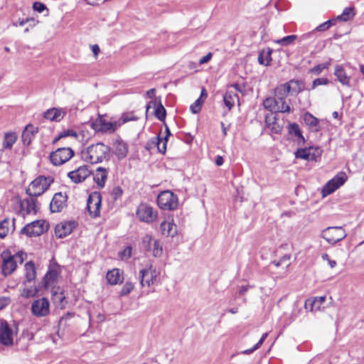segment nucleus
I'll return each mask as SVG.
<instances>
[{
    "instance_id": "nucleus-35",
    "label": "nucleus",
    "mask_w": 364,
    "mask_h": 364,
    "mask_svg": "<svg viewBox=\"0 0 364 364\" xmlns=\"http://www.w3.org/2000/svg\"><path fill=\"white\" fill-rule=\"evenodd\" d=\"M16 139L17 136L14 132L6 133L3 141L4 148L9 149H11Z\"/></svg>"
},
{
    "instance_id": "nucleus-63",
    "label": "nucleus",
    "mask_w": 364,
    "mask_h": 364,
    "mask_svg": "<svg viewBox=\"0 0 364 364\" xmlns=\"http://www.w3.org/2000/svg\"><path fill=\"white\" fill-rule=\"evenodd\" d=\"M230 87L235 88L237 91L240 92H242V91H243L241 85H240L237 83L232 84Z\"/></svg>"
},
{
    "instance_id": "nucleus-28",
    "label": "nucleus",
    "mask_w": 364,
    "mask_h": 364,
    "mask_svg": "<svg viewBox=\"0 0 364 364\" xmlns=\"http://www.w3.org/2000/svg\"><path fill=\"white\" fill-rule=\"evenodd\" d=\"M65 115V113L59 109L52 108L44 113V117L50 121L59 122Z\"/></svg>"
},
{
    "instance_id": "nucleus-33",
    "label": "nucleus",
    "mask_w": 364,
    "mask_h": 364,
    "mask_svg": "<svg viewBox=\"0 0 364 364\" xmlns=\"http://www.w3.org/2000/svg\"><path fill=\"white\" fill-rule=\"evenodd\" d=\"M290 87V92L299 93L304 90V83L302 81L297 80H291L289 82H287Z\"/></svg>"
},
{
    "instance_id": "nucleus-36",
    "label": "nucleus",
    "mask_w": 364,
    "mask_h": 364,
    "mask_svg": "<svg viewBox=\"0 0 364 364\" xmlns=\"http://www.w3.org/2000/svg\"><path fill=\"white\" fill-rule=\"evenodd\" d=\"M237 96L236 94L232 93L231 91H227L223 97V101L225 106L228 108V109H231V108L235 105V100Z\"/></svg>"
},
{
    "instance_id": "nucleus-21",
    "label": "nucleus",
    "mask_w": 364,
    "mask_h": 364,
    "mask_svg": "<svg viewBox=\"0 0 364 364\" xmlns=\"http://www.w3.org/2000/svg\"><path fill=\"white\" fill-rule=\"evenodd\" d=\"M289 134L296 137L295 141L297 144L301 146L304 144L305 139L302 135L301 131L296 123H291L287 127Z\"/></svg>"
},
{
    "instance_id": "nucleus-44",
    "label": "nucleus",
    "mask_w": 364,
    "mask_h": 364,
    "mask_svg": "<svg viewBox=\"0 0 364 364\" xmlns=\"http://www.w3.org/2000/svg\"><path fill=\"white\" fill-rule=\"evenodd\" d=\"M151 248L152 254L154 257H160L162 255L163 249L159 240H154Z\"/></svg>"
},
{
    "instance_id": "nucleus-48",
    "label": "nucleus",
    "mask_w": 364,
    "mask_h": 364,
    "mask_svg": "<svg viewBox=\"0 0 364 364\" xmlns=\"http://www.w3.org/2000/svg\"><path fill=\"white\" fill-rule=\"evenodd\" d=\"M204 100L200 98L197 99L193 104L190 107V109L193 114L198 113L200 109Z\"/></svg>"
},
{
    "instance_id": "nucleus-3",
    "label": "nucleus",
    "mask_w": 364,
    "mask_h": 364,
    "mask_svg": "<svg viewBox=\"0 0 364 364\" xmlns=\"http://www.w3.org/2000/svg\"><path fill=\"white\" fill-rule=\"evenodd\" d=\"M49 178L41 176L34 179L26 189V193L31 197H37L43 194L49 187Z\"/></svg>"
},
{
    "instance_id": "nucleus-4",
    "label": "nucleus",
    "mask_w": 364,
    "mask_h": 364,
    "mask_svg": "<svg viewBox=\"0 0 364 364\" xmlns=\"http://www.w3.org/2000/svg\"><path fill=\"white\" fill-rule=\"evenodd\" d=\"M74 156V151L70 147L58 148L50 154V161L54 166L62 165Z\"/></svg>"
},
{
    "instance_id": "nucleus-59",
    "label": "nucleus",
    "mask_w": 364,
    "mask_h": 364,
    "mask_svg": "<svg viewBox=\"0 0 364 364\" xmlns=\"http://www.w3.org/2000/svg\"><path fill=\"white\" fill-rule=\"evenodd\" d=\"M314 33H315L314 31H313L311 32L303 34L300 37V41H306V40H308L309 38H311L314 36Z\"/></svg>"
},
{
    "instance_id": "nucleus-54",
    "label": "nucleus",
    "mask_w": 364,
    "mask_h": 364,
    "mask_svg": "<svg viewBox=\"0 0 364 364\" xmlns=\"http://www.w3.org/2000/svg\"><path fill=\"white\" fill-rule=\"evenodd\" d=\"M153 238L151 235H146L143 238V245L148 250L151 249Z\"/></svg>"
},
{
    "instance_id": "nucleus-16",
    "label": "nucleus",
    "mask_w": 364,
    "mask_h": 364,
    "mask_svg": "<svg viewBox=\"0 0 364 364\" xmlns=\"http://www.w3.org/2000/svg\"><path fill=\"white\" fill-rule=\"evenodd\" d=\"M91 172L88 169L87 166L83 165L78 167L76 170L70 171L68 173L69 178L75 183H80L84 181Z\"/></svg>"
},
{
    "instance_id": "nucleus-8",
    "label": "nucleus",
    "mask_w": 364,
    "mask_h": 364,
    "mask_svg": "<svg viewBox=\"0 0 364 364\" xmlns=\"http://www.w3.org/2000/svg\"><path fill=\"white\" fill-rule=\"evenodd\" d=\"M347 177L345 173L341 172L331 180L328 181L322 188V196L326 197L341 186L346 181Z\"/></svg>"
},
{
    "instance_id": "nucleus-18",
    "label": "nucleus",
    "mask_w": 364,
    "mask_h": 364,
    "mask_svg": "<svg viewBox=\"0 0 364 364\" xmlns=\"http://www.w3.org/2000/svg\"><path fill=\"white\" fill-rule=\"evenodd\" d=\"M74 228L75 225L73 222L60 223L55 228V236L58 238H63L70 235Z\"/></svg>"
},
{
    "instance_id": "nucleus-10",
    "label": "nucleus",
    "mask_w": 364,
    "mask_h": 364,
    "mask_svg": "<svg viewBox=\"0 0 364 364\" xmlns=\"http://www.w3.org/2000/svg\"><path fill=\"white\" fill-rule=\"evenodd\" d=\"M31 312L36 317H44L50 313V303L48 299L35 300L31 304Z\"/></svg>"
},
{
    "instance_id": "nucleus-61",
    "label": "nucleus",
    "mask_w": 364,
    "mask_h": 364,
    "mask_svg": "<svg viewBox=\"0 0 364 364\" xmlns=\"http://www.w3.org/2000/svg\"><path fill=\"white\" fill-rule=\"evenodd\" d=\"M132 254V248L130 247H126L123 252H122V257H126L127 258H129L131 257Z\"/></svg>"
},
{
    "instance_id": "nucleus-50",
    "label": "nucleus",
    "mask_w": 364,
    "mask_h": 364,
    "mask_svg": "<svg viewBox=\"0 0 364 364\" xmlns=\"http://www.w3.org/2000/svg\"><path fill=\"white\" fill-rule=\"evenodd\" d=\"M57 278V273L55 271L50 270L45 276V285L48 286L50 282H53Z\"/></svg>"
},
{
    "instance_id": "nucleus-11",
    "label": "nucleus",
    "mask_w": 364,
    "mask_h": 364,
    "mask_svg": "<svg viewBox=\"0 0 364 364\" xmlns=\"http://www.w3.org/2000/svg\"><path fill=\"white\" fill-rule=\"evenodd\" d=\"M321 149L318 147L309 146L304 149H298L295 152L296 159H301L306 161H316L321 155Z\"/></svg>"
},
{
    "instance_id": "nucleus-24",
    "label": "nucleus",
    "mask_w": 364,
    "mask_h": 364,
    "mask_svg": "<svg viewBox=\"0 0 364 364\" xmlns=\"http://www.w3.org/2000/svg\"><path fill=\"white\" fill-rule=\"evenodd\" d=\"M106 278L108 283L111 285H115L121 283L124 279L119 269H113L112 270L109 271L107 273Z\"/></svg>"
},
{
    "instance_id": "nucleus-49",
    "label": "nucleus",
    "mask_w": 364,
    "mask_h": 364,
    "mask_svg": "<svg viewBox=\"0 0 364 364\" xmlns=\"http://www.w3.org/2000/svg\"><path fill=\"white\" fill-rule=\"evenodd\" d=\"M133 289L134 284L132 282H126L121 289L119 296H124L128 295L133 290Z\"/></svg>"
},
{
    "instance_id": "nucleus-13",
    "label": "nucleus",
    "mask_w": 364,
    "mask_h": 364,
    "mask_svg": "<svg viewBox=\"0 0 364 364\" xmlns=\"http://www.w3.org/2000/svg\"><path fill=\"white\" fill-rule=\"evenodd\" d=\"M13 330L6 321L0 322V343L9 346L13 345Z\"/></svg>"
},
{
    "instance_id": "nucleus-31",
    "label": "nucleus",
    "mask_w": 364,
    "mask_h": 364,
    "mask_svg": "<svg viewBox=\"0 0 364 364\" xmlns=\"http://www.w3.org/2000/svg\"><path fill=\"white\" fill-rule=\"evenodd\" d=\"M289 93L290 87L286 83L280 85L274 89V95L277 97H281L284 100L287 99Z\"/></svg>"
},
{
    "instance_id": "nucleus-14",
    "label": "nucleus",
    "mask_w": 364,
    "mask_h": 364,
    "mask_svg": "<svg viewBox=\"0 0 364 364\" xmlns=\"http://www.w3.org/2000/svg\"><path fill=\"white\" fill-rule=\"evenodd\" d=\"M101 207V196L95 193L90 195L87 201V209L92 218L99 216Z\"/></svg>"
},
{
    "instance_id": "nucleus-23",
    "label": "nucleus",
    "mask_w": 364,
    "mask_h": 364,
    "mask_svg": "<svg viewBox=\"0 0 364 364\" xmlns=\"http://www.w3.org/2000/svg\"><path fill=\"white\" fill-rule=\"evenodd\" d=\"M107 170L102 167H98L94 173L93 178L100 188H103L107 178Z\"/></svg>"
},
{
    "instance_id": "nucleus-60",
    "label": "nucleus",
    "mask_w": 364,
    "mask_h": 364,
    "mask_svg": "<svg viewBox=\"0 0 364 364\" xmlns=\"http://www.w3.org/2000/svg\"><path fill=\"white\" fill-rule=\"evenodd\" d=\"M268 336V333H264L261 338L259 339V341L255 345V348H259L260 346L262 345L263 342L264 341V340L267 338Z\"/></svg>"
},
{
    "instance_id": "nucleus-56",
    "label": "nucleus",
    "mask_w": 364,
    "mask_h": 364,
    "mask_svg": "<svg viewBox=\"0 0 364 364\" xmlns=\"http://www.w3.org/2000/svg\"><path fill=\"white\" fill-rule=\"evenodd\" d=\"M33 9L39 13H42L43 11L48 10L46 5L39 1H36L33 3Z\"/></svg>"
},
{
    "instance_id": "nucleus-42",
    "label": "nucleus",
    "mask_w": 364,
    "mask_h": 364,
    "mask_svg": "<svg viewBox=\"0 0 364 364\" xmlns=\"http://www.w3.org/2000/svg\"><path fill=\"white\" fill-rule=\"evenodd\" d=\"M9 231V220L6 218L0 223V238H4Z\"/></svg>"
},
{
    "instance_id": "nucleus-32",
    "label": "nucleus",
    "mask_w": 364,
    "mask_h": 364,
    "mask_svg": "<svg viewBox=\"0 0 364 364\" xmlns=\"http://www.w3.org/2000/svg\"><path fill=\"white\" fill-rule=\"evenodd\" d=\"M266 122L268 127L272 130V132L275 134H281L283 126L277 122L276 116L273 117V121L272 122H270V119L268 117H266Z\"/></svg>"
},
{
    "instance_id": "nucleus-29",
    "label": "nucleus",
    "mask_w": 364,
    "mask_h": 364,
    "mask_svg": "<svg viewBox=\"0 0 364 364\" xmlns=\"http://www.w3.org/2000/svg\"><path fill=\"white\" fill-rule=\"evenodd\" d=\"M26 281L31 282L34 281L36 277V271L35 264L32 261L28 262L25 264Z\"/></svg>"
},
{
    "instance_id": "nucleus-34",
    "label": "nucleus",
    "mask_w": 364,
    "mask_h": 364,
    "mask_svg": "<svg viewBox=\"0 0 364 364\" xmlns=\"http://www.w3.org/2000/svg\"><path fill=\"white\" fill-rule=\"evenodd\" d=\"M274 99L275 100L276 105H277V107H279L278 112L289 113L291 112L290 106L287 103L286 100L277 97L275 95Z\"/></svg>"
},
{
    "instance_id": "nucleus-37",
    "label": "nucleus",
    "mask_w": 364,
    "mask_h": 364,
    "mask_svg": "<svg viewBox=\"0 0 364 364\" xmlns=\"http://www.w3.org/2000/svg\"><path fill=\"white\" fill-rule=\"evenodd\" d=\"M355 16L354 8L347 7L346 8L341 15L337 17L338 19L343 21H348L353 18Z\"/></svg>"
},
{
    "instance_id": "nucleus-25",
    "label": "nucleus",
    "mask_w": 364,
    "mask_h": 364,
    "mask_svg": "<svg viewBox=\"0 0 364 364\" xmlns=\"http://www.w3.org/2000/svg\"><path fill=\"white\" fill-rule=\"evenodd\" d=\"M128 153L127 144L120 140H117L114 143V154L119 160L126 157Z\"/></svg>"
},
{
    "instance_id": "nucleus-55",
    "label": "nucleus",
    "mask_w": 364,
    "mask_h": 364,
    "mask_svg": "<svg viewBox=\"0 0 364 364\" xmlns=\"http://www.w3.org/2000/svg\"><path fill=\"white\" fill-rule=\"evenodd\" d=\"M32 23V24L30 25V26H34L36 25V21L33 18H26L25 19L19 20L17 23H14V25L17 26V25L20 26H24L27 23Z\"/></svg>"
},
{
    "instance_id": "nucleus-15",
    "label": "nucleus",
    "mask_w": 364,
    "mask_h": 364,
    "mask_svg": "<svg viewBox=\"0 0 364 364\" xmlns=\"http://www.w3.org/2000/svg\"><path fill=\"white\" fill-rule=\"evenodd\" d=\"M68 196L61 192L55 193L50 203V209L52 213H59L67 205Z\"/></svg>"
},
{
    "instance_id": "nucleus-58",
    "label": "nucleus",
    "mask_w": 364,
    "mask_h": 364,
    "mask_svg": "<svg viewBox=\"0 0 364 364\" xmlns=\"http://www.w3.org/2000/svg\"><path fill=\"white\" fill-rule=\"evenodd\" d=\"M212 55H213L211 53H208L206 55L203 56L200 59L199 64L202 65L207 63L211 59Z\"/></svg>"
},
{
    "instance_id": "nucleus-2",
    "label": "nucleus",
    "mask_w": 364,
    "mask_h": 364,
    "mask_svg": "<svg viewBox=\"0 0 364 364\" xmlns=\"http://www.w3.org/2000/svg\"><path fill=\"white\" fill-rule=\"evenodd\" d=\"M24 255L22 252H18L15 255H11L9 253L4 252L2 254L3 262L1 265L2 274L4 276H8L13 273L17 267V261L18 259L20 263H22L24 259Z\"/></svg>"
},
{
    "instance_id": "nucleus-57",
    "label": "nucleus",
    "mask_w": 364,
    "mask_h": 364,
    "mask_svg": "<svg viewBox=\"0 0 364 364\" xmlns=\"http://www.w3.org/2000/svg\"><path fill=\"white\" fill-rule=\"evenodd\" d=\"M325 301L324 296H321L319 298H316L314 301H311L310 305H311V311H313L314 306L318 303L319 304H322Z\"/></svg>"
},
{
    "instance_id": "nucleus-64",
    "label": "nucleus",
    "mask_w": 364,
    "mask_h": 364,
    "mask_svg": "<svg viewBox=\"0 0 364 364\" xmlns=\"http://www.w3.org/2000/svg\"><path fill=\"white\" fill-rule=\"evenodd\" d=\"M223 162H224V159L222 156H218L217 158H216V160H215V164L218 165V166H221L223 164Z\"/></svg>"
},
{
    "instance_id": "nucleus-20",
    "label": "nucleus",
    "mask_w": 364,
    "mask_h": 364,
    "mask_svg": "<svg viewBox=\"0 0 364 364\" xmlns=\"http://www.w3.org/2000/svg\"><path fill=\"white\" fill-rule=\"evenodd\" d=\"M334 75L337 80L343 85L347 87H350V76L346 74L343 67L337 65L335 67Z\"/></svg>"
},
{
    "instance_id": "nucleus-9",
    "label": "nucleus",
    "mask_w": 364,
    "mask_h": 364,
    "mask_svg": "<svg viewBox=\"0 0 364 364\" xmlns=\"http://www.w3.org/2000/svg\"><path fill=\"white\" fill-rule=\"evenodd\" d=\"M118 122H108L99 116L95 121L92 123V127L97 132L112 134L114 132L117 127H119Z\"/></svg>"
},
{
    "instance_id": "nucleus-1",
    "label": "nucleus",
    "mask_w": 364,
    "mask_h": 364,
    "mask_svg": "<svg viewBox=\"0 0 364 364\" xmlns=\"http://www.w3.org/2000/svg\"><path fill=\"white\" fill-rule=\"evenodd\" d=\"M110 149L103 143L91 144L81 151L83 161L90 164H98L109 157Z\"/></svg>"
},
{
    "instance_id": "nucleus-22",
    "label": "nucleus",
    "mask_w": 364,
    "mask_h": 364,
    "mask_svg": "<svg viewBox=\"0 0 364 364\" xmlns=\"http://www.w3.org/2000/svg\"><path fill=\"white\" fill-rule=\"evenodd\" d=\"M38 128L35 127L32 124L27 125L22 132L21 139L23 144L29 145L34 136V134L37 133Z\"/></svg>"
},
{
    "instance_id": "nucleus-39",
    "label": "nucleus",
    "mask_w": 364,
    "mask_h": 364,
    "mask_svg": "<svg viewBox=\"0 0 364 364\" xmlns=\"http://www.w3.org/2000/svg\"><path fill=\"white\" fill-rule=\"evenodd\" d=\"M296 38H297V36L290 35V36H285L282 38L275 40L274 42L275 43L284 46H287L292 44Z\"/></svg>"
},
{
    "instance_id": "nucleus-6",
    "label": "nucleus",
    "mask_w": 364,
    "mask_h": 364,
    "mask_svg": "<svg viewBox=\"0 0 364 364\" xmlns=\"http://www.w3.org/2000/svg\"><path fill=\"white\" fill-rule=\"evenodd\" d=\"M347 236L345 230L342 227H329L323 231L322 237L330 244L343 240Z\"/></svg>"
},
{
    "instance_id": "nucleus-41",
    "label": "nucleus",
    "mask_w": 364,
    "mask_h": 364,
    "mask_svg": "<svg viewBox=\"0 0 364 364\" xmlns=\"http://www.w3.org/2000/svg\"><path fill=\"white\" fill-rule=\"evenodd\" d=\"M138 119L139 117L135 116L133 112L124 113L122 115L119 121L118 122V125L120 126L129 121H136Z\"/></svg>"
},
{
    "instance_id": "nucleus-45",
    "label": "nucleus",
    "mask_w": 364,
    "mask_h": 364,
    "mask_svg": "<svg viewBox=\"0 0 364 364\" xmlns=\"http://www.w3.org/2000/svg\"><path fill=\"white\" fill-rule=\"evenodd\" d=\"M156 145L157 149L160 153L164 154L166 150V143H167V136H166L163 139H161L159 136L156 137Z\"/></svg>"
},
{
    "instance_id": "nucleus-47",
    "label": "nucleus",
    "mask_w": 364,
    "mask_h": 364,
    "mask_svg": "<svg viewBox=\"0 0 364 364\" xmlns=\"http://www.w3.org/2000/svg\"><path fill=\"white\" fill-rule=\"evenodd\" d=\"M123 194V191L121 187L116 186L114 187L110 193V196L112 198L114 201L117 200L118 199L121 198Z\"/></svg>"
},
{
    "instance_id": "nucleus-30",
    "label": "nucleus",
    "mask_w": 364,
    "mask_h": 364,
    "mask_svg": "<svg viewBox=\"0 0 364 364\" xmlns=\"http://www.w3.org/2000/svg\"><path fill=\"white\" fill-rule=\"evenodd\" d=\"M272 50L270 48H267V50H262L259 52L258 56V62L259 64L263 65H268L272 60L271 55Z\"/></svg>"
},
{
    "instance_id": "nucleus-46",
    "label": "nucleus",
    "mask_w": 364,
    "mask_h": 364,
    "mask_svg": "<svg viewBox=\"0 0 364 364\" xmlns=\"http://www.w3.org/2000/svg\"><path fill=\"white\" fill-rule=\"evenodd\" d=\"M331 65L330 62H326L325 63L318 64L310 70V72L315 74L319 75L323 70L328 69L329 65Z\"/></svg>"
},
{
    "instance_id": "nucleus-51",
    "label": "nucleus",
    "mask_w": 364,
    "mask_h": 364,
    "mask_svg": "<svg viewBox=\"0 0 364 364\" xmlns=\"http://www.w3.org/2000/svg\"><path fill=\"white\" fill-rule=\"evenodd\" d=\"M334 23V20H328L316 28L315 31H324L328 30Z\"/></svg>"
},
{
    "instance_id": "nucleus-52",
    "label": "nucleus",
    "mask_w": 364,
    "mask_h": 364,
    "mask_svg": "<svg viewBox=\"0 0 364 364\" xmlns=\"http://www.w3.org/2000/svg\"><path fill=\"white\" fill-rule=\"evenodd\" d=\"M68 136H72L75 139H77L78 134L73 129H67L60 133V138H65Z\"/></svg>"
},
{
    "instance_id": "nucleus-26",
    "label": "nucleus",
    "mask_w": 364,
    "mask_h": 364,
    "mask_svg": "<svg viewBox=\"0 0 364 364\" xmlns=\"http://www.w3.org/2000/svg\"><path fill=\"white\" fill-rule=\"evenodd\" d=\"M51 292L54 304L60 308L64 307L66 303V301H65V296L64 295V292L61 291L59 287L53 288Z\"/></svg>"
},
{
    "instance_id": "nucleus-7",
    "label": "nucleus",
    "mask_w": 364,
    "mask_h": 364,
    "mask_svg": "<svg viewBox=\"0 0 364 364\" xmlns=\"http://www.w3.org/2000/svg\"><path fill=\"white\" fill-rule=\"evenodd\" d=\"M136 216L140 221L150 223L154 222L157 218V211L146 203H141L136 210Z\"/></svg>"
},
{
    "instance_id": "nucleus-5",
    "label": "nucleus",
    "mask_w": 364,
    "mask_h": 364,
    "mask_svg": "<svg viewBox=\"0 0 364 364\" xmlns=\"http://www.w3.org/2000/svg\"><path fill=\"white\" fill-rule=\"evenodd\" d=\"M158 205L164 210H175L178 205V198L170 191H162L157 198Z\"/></svg>"
},
{
    "instance_id": "nucleus-62",
    "label": "nucleus",
    "mask_w": 364,
    "mask_h": 364,
    "mask_svg": "<svg viewBox=\"0 0 364 364\" xmlns=\"http://www.w3.org/2000/svg\"><path fill=\"white\" fill-rule=\"evenodd\" d=\"M249 288H250V287L247 285L242 286L239 290V294L241 295L245 294Z\"/></svg>"
},
{
    "instance_id": "nucleus-27",
    "label": "nucleus",
    "mask_w": 364,
    "mask_h": 364,
    "mask_svg": "<svg viewBox=\"0 0 364 364\" xmlns=\"http://www.w3.org/2000/svg\"><path fill=\"white\" fill-rule=\"evenodd\" d=\"M304 121L305 124L314 132H317L320 128L318 126V119L309 112L304 114Z\"/></svg>"
},
{
    "instance_id": "nucleus-38",
    "label": "nucleus",
    "mask_w": 364,
    "mask_h": 364,
    "mask_svg": "<svg viewBox=\"0 0 364 364\" xmlns=\"http://www.w3.org/2000/svg\"><path fill=\"white\" fill-rule=\"evenodd\" d=\"M263 106L267 110L272 112H278L279 107L275 104V100L273 97H267L263 102Z\"/></svg>"
},
{
    "instance_id": "nucleus-12",
    "label": "nucleus",
    "mask_w": 364,
    "mask_h": 364,
    "mask_svg": "<svg viewBox=\"0 0 364 364\" xmlns=\"http://www.w3.org/2000/svg\"><path fill=\"white\" fill-rule=\"evenodd\" d=\"M44 225L45 221L35 220L23 227L21 230V233L25 234L30 237L38 236L43 233L45 230Z\"/></svg>"
},
{
    "instance_id": "nucleus-19",
    "label": "nucleus",
    "mask_w": 364,
    "mask_h": 364,
    "mask_svg": "<svg viewBox=\"0 0 364 364\" xmlns=\"http://www.w3.org/2000/svg\"><path fill=\"white\" fill-rule=\"evenodd\" d=\"M161 232L166 237H174L177 235V226L173 221H164L160 225Z\"/></svg>"
},
{
    "instance_id": "nucleus-17",
    "label": "nucleus",
    "mask_w": 364,
    "mask_h": 364,
    "mask_svg": "<svg viewBox=\"0 0 364 364\" xmlns=\"http://www.w3.org/2000/svg\"><path fill=\"white\" fill-rule=\"evenodd\" d=\"M159 275V272L152 268L141 269L140 271V284L141 287H150L154 284Z\"/></svg>"
},
{
    "instance_id": "nucleus-53",
    "label": "nucleus",
    "mask_w": 364,
    "mask_h": 364,
    "mask_svg": "<svg viewBox=\"0 0 364 364\" xmlns=\"http://www.w3.org/2000/svg\"><path fill=\"white\" fill-rule=\"evenodd\" d=\"M329 80L327 78L321 77L316 78L313 81L312 83V89L316 88L318 85H327L328 84Z\"/></svg>"
},
{
    "instance_id": "nucleus-43",
    "label": "nucleus",
    "mask_w": 364,
    "mask_h": 364,
    "mask_svg": "<svg viewBox=\"0 0 364 364\" xmlns=\"http://www.w3.org/2000/svg\"><path fill=\"white\" fill-rule=\"evenodd\" d=\"M166 114V112L164 107L161 103L156 105L155 108V116L157 117V119L160 121H164Z\"/></svg>"
},
{
    "instance_id": "nucleus-40",
    "label": "nucleus",
    "mask_w": 364,
    "mask_h": 364,
    "mask_svg": "<svg viewBox=\"0 0 364 364\" xmlns=\"http://www.w3.org/2000/svg\"><path fill=\"white\" fill-rule=\"evenodd\" d=\"M26 204V208H27V213H31L33 212L36 213L37 212V207H36V200L33 198H29L26 199L23 201L22 203V205L24 204Z\"/></svg>"
}]
</instances>
